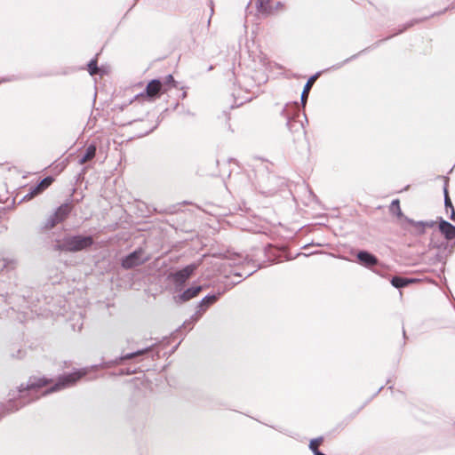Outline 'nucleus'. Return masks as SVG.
Returning a JSON list of instances; mask_svg holds the SVG:
<instances>
[{
    "label": "nucleus",
    "mask_w": 455,
    "mask_h": 455,
    "mask_svg": "<svg viewBox=\"0 0 455 455\" xmlns=\"http://www.w3.org/2000/svg\"><path fill=\"white\" fill-rule=\"evenodd\" d=\"M451 219L452 220H455V210H454V208L451 209Z\"/></svg>",
    "instance_id": "obj_28"
},
{
    "label": "nucleus",
    "mask_w": 455,
    "mask_h": 455,
    "mask_svg": "<svg viewBox=\"0 0 455 455\" xmlns=\"http://www.w3.org/2000/svg\"><path fill=\"white\" fill-rule=\"evenodd\" d=\"M404 221H406L407 223L411 225L419 234H424L426 228H431L435 224L434 221H430V222L415 221L409 218H404Z\"/></svg>",
    "instance_id": "obj_9"
},
{
    "label": "nucleus",
    "mask_w": 455,
    "mask_h": 455,
    "mask_svg": "<svg viewBox=\"0 0 455 455\" xmlns=\"http://www.w3.org/2000/svg\"><path fill=\"white\" fill-rule=\"evenodd\" d=\"M167 81L165 82L167 84H170L171 83L173 82V77L172 75H169L167 77Z\"/></svg>",
    "instance_id": "obj_27"
},
{
    "label": "nucleus",
    "mask_w": 455,
    "mask_h": 455,
    "mask_svg": "<svg viewBox=\"0 0 455 455\" xmlns=\"http://www.w3.org/2000/svg\"><path fill=\"white\" fill-rule=\"evenodd\" d=\"M84 374H85L84 371H76V372L63 376L62 378H60L59 379V381L52 387H51L44 394L52 393V392L65 388L67 387H69V386L73 385L74 383H76V381L78 380Z\"/></svg>",
    "instance_id": "obj_3"
},
{
    "label": "nucleus",
    "mask_w": 455,
    "mask_h": 455,
    "mask_svg": "<svg viewBox=\"0 0 455 455\" xmlns=\"http://www.w3.org/2000/svg\"><path fill=\"white\" fill-rule=\"evenodd\" d=\"M146 89L148 97L153 99L161 93L162 87H146Z\"/></svg>",
    "instance_id": "obj_19"
},
{
    "label": "nucleus",
    "mask_w": 455,
    "mask_h": 455,
    "mask_svg": "<svg viewBox=\"0 0 455 455\" xmlns=\"http://www.w3.org/2000/svg\"><path fill=\"white\" fill-rule=\"evenodd\" d=\"M88 72L90 73L91 76H94L96 74L102 73V70L100 68H99L97 66V58L92 60L88 63Z\"/></svg>",
    "instance_id": "obj_16"
},
{
    "label": "nucleus",
    "mask_w": 455,
    "mask_h": 455,
    "mask_svg": "<svg viewBox=\"0 0 455 455\" xmlns=\"http://www.w3.org/2000/svg\"><path fill=\"white\" fill-rule=\"evenodd\" d=\"M321 443H322V438L311 440V442L309 443V448L313 451L314 455H315V452H320L318 451V446L321 444Z\"/></svg>",
    "instance_id": "obj_20"
},
{
    "label": "nucleus",
    "mask_w": 455,
    "mask_h": 455,
    "mask_svg": "<svg viewBox=\"0 0 455 455\" xmlns=\"http://www.w3.org/2000/svg\"><path fill=\"white\" fill-rule=\"evenodd\" d=\"M197 266L191 264L173 275V282L177 286H181L192 275Z\"/></svg>",
    "instance_id": "obj_5"
},
{
    "label": "nucleus",
    "mask_w": 455,
    "mask_h": 455,
    "mask_svg": "<svg viewBox=\"0 0 455 455\" xmlns=\"http://www.w3.org/2000/svg\"><path fill=\"white\" fill-rule=\"evenodd\" d=\"M48 384V380L46 379L31 377L28 383L21 384L18 390L16 391L18 394H12V398L16 399L17 396L20 398H25L27 395H32L34 392H36L37 389Z\"/></svg>",
    "instance_id": "obj_2"
},
{
    "label": "nucleus",
    "mask_w": 455,
    "mask_h": 455,
    "mask_svg": "<svg viewBox=\"0 0 455 455\" xmlns=\"http://www.w3.org/2000/svg\"><path fill=\"white\" fill-rule=\"evenodd\" d=\"M318 76H319V73H317L314 76H311L306 82L305 85H313L315 83Z\"/></svg>",
    "instance_id": "obj_24"
},
{
    "label": "nucleus",
    "mask_w": 455,
    "mask_h": 455,
    "mask_svg": "<svg viewBox=\"0 0 455 455\" xmlns=\"http://www.w3.org/2000/svg\"><path fill=\"white\" fill-rule=\"evenodd\" d=\"M272 0H255V4L258 12L263 15H269L273 12V8L271 6Z\"/></svg>",
    "instance_id": "obj_10"
},
{
    "label": "nucleus",
    "mask_w": 455,
    "mask_h": 455,
    "mask_svg": "<svg viewBox=\"0 0 455 455\" xmlns=\"http://www.w3.org/2000/svg\"><path fill=\"white\" fill-rule=\"evenodd\" d=\"M444 194H445V206L446 207H451L452 209L453 206L451 204V199H450V197L448 196V193H447L446 189H444Z\"/></svg>",
    "instance_id": "obj_25"
},
{
    "label": "nucleus",
    "mask_w": 455,
    "mask_h": 455,
    "mask_svg": "<svg viewBox=\"0 0 455 455\" xmlns=\"http://www.w3.org/2000/svg\"><path fill=\"white\" fill-rule=\"evenodd\" d=\"M413 281L411 279H406V278H401V277H393L391 280V283L393 286L396 288H402L406 286L407 284L412 283Z\"/></svg>",
    "instance_id": "obj_15"
},
{
    "label": "nucleus",
    "mask_w": 455,
    "mask_h": 455,
    "mask_svg": "<svg viewBox=\"0 0 455 455\" xmlns=\"http://www.w3.org/2000/svg\"><path fill=\"white\" fill-rule=\"evenodd\" d=\"M52 183V178L47 177L44 179L39 184H37L36 187L31 188L30 191V197H33L42 191H44L45 188H47Z\"/></svg>",
    "instance_id": "obj_11"
},
{
    "label": "nucleus",
    "mask_w": 455,
    "mask_h": 455,
    "mask_svg": "<svg viewBox=\"0 0 455 455\" xmlns=\"http://www.w3.org/2000/svg\"><path fill=\"white\" fill-rule=\"evenodd\" d=\"M217 299H218L217 295L206 296L201 300L199 307H207L208 306L213 304Z\"/></svg>",
    "instance_id": "obj_18"
},
{
    "label": "nucleus",
    "mask_w": 455,
    "mask_h": 455,
    "mask_svg": "<svg viewBox=\"0 0 455 455\" xmlns=\"http://www.w3.org/2000/svg\"><path fill=\"white\" fill-rule=\"evenodd\" d=\"M96 153V146L95 145H90L86 149L84 155L80 159V164H83L86 163L87 161H90L92 159Z\"/></svg>",
    "instance_id": "obj_14"
},
{
    "label": "nucleus",
    "mask_w": 455,
    "mask_h": 455,
    "mask_svg": "<svg viewBox=\"0 0 455 455\" xmlns=\"http://www.w3.org/2000/svg\"><path fill=\"white\" fill-rule=\"evenodd\" d=\"M357 259L365 267H371L378 263L377 258L365 251H359Z\"/></svg>",
    "instance_id": "obj_8"
},
{
    "label": "nucleus",
    "mask_w": 455,
    "mask_h": 455,
    "mask_svg": "<svg viewBox=\"0 0 455 455\" xmlns=\"http://www.w3.org/2000/svg\"><path fill=\"white\" fill-rule=\"evenodd\" d=\"M391 211L397 215L398 218L404 220L405 216H403L402 210L400 208L399 201L394 200L391 204L390 207Z\"/></svg>",
    "instance_id": "obj_17"
},
{
    "label": "nucleus",
    "mask_w": 455,
    "mask_h": 455,
    "mask_svg": "<svg viewBox=\"0 0 455 455\" xmlns=\"http://www.w3.org/2000/svg\"><path fill=\"white\" fill-rule=\"evenodd\" d=\"M439 229L447 240L455 238V226L444 220H440Z\"/></svg>",
    "instance_id": "obj_7"
},
{
    "label": "nucleus",
    "mask_w": 455,
    "mask_h": 455,
    "mask_svg": "<svg viewBox=\"0 0 455 455\" xmlns=\"http://www.w3.org/2000/svg\"><path fill=\"white\" fill-rule=\"evenodd\" d=\"M148 256L142 250H138L123 259L122 265L124 268H132L148 260Z\"/></svg>",
    "instance_id": "obj_4"
},
{
    "label": "nucleus",
    "mask_w": 455,
    "mask_h": 455,
    "mask_svg": "<svg viewBox=\"0 0 455 455\" xmlns=\"http://www.w3.org/2000/svg\"><path fill=\"white\" fill-rule=\"evenodd\" d=\"M311 88L312 87H304V90L301 92L300 100H301V104L303 107H305V105H306L307 99L308 97V93H309Z\"/></svg>",
    "instance_id": "obj_22"
},
{
    "label": "nucleus",
    "mask_w": 455,
    "mask_h": 455,
    "mask_svg": "<svg viewBox=\"0 0 455 455\" xmlns=\"http://www.w3.org/2000/svg\"><path fill=\"white\" fill-rule=\"evenodd\" d=\"M93 243L92 236H68L61 243L57 244V248L67 251H79L90 247Z\"/></svg>",
    "instance_id": "obj_1"
},
{
    "label": "nucleus",
    "mask_w": 455,
    "mask_h": 455,
    "mask_svg": "<svg viewBox=\"0 0 455 455\" xmlns=\"http://www.w3.org/2000/svg\"><path fill=\"white\" fill-rule=\"evenodd\" d=\"M71 208L68 204H63L60 206L57 211L54 212V217L60 222L66 219V217L69 214Z\"/></svg>",
    "instance_id": "obj_13"
},
{
    "label": "nucleus",
    "mask_w": 455,
    "mask_h": 455,
    "mask_svg": "<svg viewBox=\"0 0 455 455\" xmlns=\"http://www.w3.org/2000/svg\"><path fill=\"white\" fill-rule=\"evenodd\" d=\"M148 85L153 86V85H162V82L158 79H153L151 80Z\"/></svg>",
    "instance_id": "obj_26"
},
{
    "label": "nucleus",
    "mask_w": 455,
    "mask_h": 455,
    "mask_svg": "<svg viewBox=\"0 0 455 455\" xmlns=\"http://www.w3.org/2000/svg\"><path fill=\"white\" fill-rule=\"evenodd\" d=\"M233 95L235 97V103L237 106L251 100L253 97L252 93L250 92L247 87H235Z\"/></svg>",
    "instance_id": "obj_6"
},
{
    "label": "nucleus",
    "mask_w": 455,
    "mask_h": 455,
    "mask_svg": "<svg viewBox=\"0 0 455 455\" xmlns=\"http://www.w3.org/2000/svg\"><path fill=\"white\" fill-rule=\"evenodd\" d=\"M315 455H325V454H323L322 452H315Z\"/></svg>",
    "instance_id": "obj_29"
},
{
    "label": "nucleus",
    "mask_w": 455,
    "mask_h": 455,
    "mask_svg": "<svg viewBox=\"0 0 455 455\" xmlns=\"http://www.w3.org/2000/svg\"><path fill=\"white\" fill-rule=\"evenodd\" d=\"M202 291V286H193L186 290L182 294L180 295L181 301H188L192 298L196 297Z\"/></svg>",
    "instance_id": "obj_12"
},
{
    "label": "nucleus",
    "mask_w": 455,
    "mask_h": 455,
    "mask_svg": "<svg viewBox=\"0 0 455 455\" xmlns=\"http://www.w3.org/2000/svg\"><path fill=\"white\" fill-rule=\"evenodd\" d=\"M60 223L59 220L54 217V214L52 215L45 223V228L50 229L52 228L56 224Z\"/></svg>",
    "instance_id": "obj_21"
},
{
    "label": "nucleus",
    "mask_w": 455,
    "mask_h": 455,
    "mask_svg": "<svg viewBox=\"0 0 455 455\" xmlns=\"http://www.w3.org/2000/svg\"><path fill=\"white\" fill-rule=\"evenodd\" d=\"M146 351H147V349H146V350H139V351H137V352H135V353L126 354V355H124L121 359H122V360L132 359V358H133V357H135V356H137V355H142V354H143V353H145Z\"/></svg>",
    "instance_id": "obj_23"
}]
</instances>
